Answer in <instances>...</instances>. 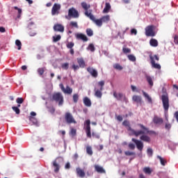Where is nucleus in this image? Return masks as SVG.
<instances>
[{
    "instance_id": "obj_1",
    "label": "nucleus",
    "mask_w": 178,
    "mask_h": 178,
    "mask_svg": "<svg viewBox=\"0 0 178 178\" xmlns=\"http://www.w3.org/2000/svg\"><path fill=\"white\" fill-rule=\"evenodd\" d=\"M122 124L125 127H128L127 130L128 131H130L131 136H135V137H138V136H140V140L141 141H145V143H150L151 142V138L149 136L145 135V134H155V131H149L148 128H147L145 126H144L142 124H138V126L142 129V130L136 131L131 127H130V122L127 120H124L122 122Z\"/></svg>"
},
{
    "instance_id": "obj_2",
    "label": "nucleus",
    "mask_w": 178,
    "mask_h": 178,
    "mask_svg": "<svg viewBox=\"0 0 178 178\" xmlns=\"http://www.w3.org/2000/svg\"><path fill=\"white\" fill-rule=\"evenodd\" d=\"M81 7L85 10L84 15L85 16H87V17H89L92 22H94L95 24H97L99 27H101L102 26V20L101 19H95V17L94 15H92V10H90L88 11V9L91 8V5L87 3L86 1H83L81 3Z\"/></svg>"
},
{
    "instance_id": "obj_3",
    "label": "nucleus",
    "mask_w": 178,
    "mask_h": 178,
    "mask_svg": "<svg viewBox=\"0 0 178 178\" xmlns=\"http://www.w3.org/2000/svg\"><path fill=\"white\" fill-rule=\"evenodd\" d=\"M163 94L161 95V101L163 104V107L165 111V112H168L169 111V96L168 95V92H166V89L165 88H163L162 89Z\"/></svg>"
},
{
    "instance_id": "obj_4",
    "label": "nucleus",
    "mask_w": 178,
    "mask_h": 178,
    "mask_svg": "<svg viewBox=\"0 0 178 178\" xmlns=\"http://www.w3.org/2000/svg\"><path fill=\"white\" fill-rule=\"evenodd\" d=\"M79 19L80 17V13H79V10H77L74 7H72L68 10V16H65V19Z\"/></svg>"
},
{
    "instance_id": "obj_5",
    "label": "nucleus",
    "mask_w": 178,
    "mask_h": 178,
    "mask_svg": "<svg viewBox=\"0 0 178 178\" xmlns=\"http://www.w3.org/2000/svg\"><path fill=\"white\" fill-rule=\"evenodd\" d=\"M51 99L52 101H55V102H58L59 106H62V105H63V95L59 92L54 93Z\"/></svg>"
},
{
    "instance_id": "obj_6",
    "label": "nucleus",
    "mask_w": 178,
    "mask_h": 178,
    "mask_svg": "<svg viewBox=\"0 0 178 178\" xmlns=\"http://www.w3.org/2000/svg\"><path fill=\"white\" fill-rule=\"evenodd\" d=\"M149 58L151 60L152 67L154 69H157V70H161V65L155 63V60H159V57H158V56L156 55H154V56L150 55Z\"/></svg>"
},
{
    "instance_id": "obj_7",
    "label": "nucleus",
    "mask_w": 178,
    "mask_h": 178,
    "mask_svg": "<svg viewBox=\"0 0 178 178\" xmlns=\"http://www.w3.org/2000/svg\"><path fill=\"white\" fill-rule=\"evenodd\" d=\"M64 119L67 124H72V123H73L74 124H76V123H77V122L74 119V117H73V115H72L69 112L65 113Z\"/></svg>"
},
{
    "instance_id": "obj_8",
    "label": "nucleus",
    "mask_w": 178,
    "mask_h": 178,
    "mask_svg": "<svg viewBox=\"0 0 178 178\" xmlns=\"http://www.w3.org/2000/svg\"><path fill=\"white\" fill-rule=\"evenodd\" d=\"M60 161H62V159H60V157H57L52 162V166L54 169V173H59V170H60Z\"/></svg>"
},
{
    "instance_id": "obj_9",
    "label": "nucleus",
    "mask_w": 178,
    "mask_h": 178,
    "mask_svg": "<svg viewBox=\"0 0 178 178\" xmlns=\"http://www.w3.org/2000/svg\"><path fill=\"white\" fill-rule=\"evenodd\" d=\"M154 29H155L154 25H149L145 29L146 37H155L156 33Z\"/></svg>"
},
{
    "instance_id": "obj_10",
    "label": "nucleus",
    "mask_w": 178,
    "mask_h": 178,
    "mask_svg": "<svg viewBox=\"0 0 178 178\" xmlns=\"http://www.w3.org/2000/svg\"><path fill=\"white\" fill-rule=\"evenodd\" d=\"M91 122L90 121V120H87L85 122V131L86 133V136L88 137V138H91Z\"/></svg>"
},
{
    "instance_id": "obj_11",
    "label": "nucleus",
    "mask_w": 178,
    "mask_h": 178,
    "mask_svg": "<svg viewBox=\"0 0 178 178\" xmlns=\"http://www.w3.org/2000/svg\"><path fill=\"white\" fill-rule=\"evenodd\" d=\"M61 6L59 3H54L51 8V15L55 16V15H59V10H60Z\"/></svg>"
},
{
    "instance_id": "obj_12",
    "label": "nucleus",
    "mask_w": 178,
    "mask_h": 178,
    "mask_svg": "<svg viewBox=\"0 0 178 178\" xmlns=\"http://www.w3.org/2000/svg\"><path fill=\"white\" fill-rule=\"evenodd\" d=\"M131 141H133V143H134L136 144V148L139 151H143V149L144 148V143L141 140H138L133 138L131 139Z\"/></svg>"
},
{
    "instance_id": "obj_13",
    "label": "nucleus",
    "mask_w": 178,
    "mask_h": 178,
    "mask_svg": "<svg viewBox=\"0 0 178 178\" xmlns=\"http://www.w3.org/2000/svg\"><path fill=\"white\" fill-rule=\"evenodd\" d=\"M113 97L118 99V101H122L124 99L125 102H127V98L122 93H117L116 92H113Z\"/></svg>"
},
{
    "instance_id": "obj_14",
    "label": "nucleus",
    "mask_w": 178,
    "mask_h": 178,
    "mask_svg": "<svg viewBox=\"0 0 178 178\" xmlns=\"http://www.w3.org/2000/svg\"><path fill=\"white\" fill-rule=\"evenodd\" d=\"M87 72H88V73L92 75V77H95V79H97V77H98V72L93 67H88L87 68Z\"/></svg>"
},
{
    "instance_id": "obj_15",
    "label": "nucleus",
    "mask_w": 178,
    "mask_h": 178,
    "mask_svg": "<svg viewBox=\"0 0 178 178\" xmlns=\"http://www.w3.org/2000/svg\"><path fill=\"white\" fill-rule=\"evenodd\" d=\"M54 31H58V33H63L65 31V26L60 24H56L54 26Z\"/></svg>"
},
{
    "instance_id": "obj_16",
    "label": "nucleus",
    "mask_w": 178,
    "mask_h": 178,
    "mask_svg": "<svg viewBox=\"0 0 178 178\" xmlns=\"http://www.w3.org/2000/svg\"><path fill=\"white\" fill-rule=\"evenodd\" d=\"M76 173L78 177H86V172H84V170L81 169V168L78 167L76 168Z\"/></svg>"
},
{
    "instance_id": "obj_17",
    "label": "nucleus",
    "mask_w": 178,
    "mask_h": 178,
    "mask_svg": "<svg viewBox=\"0 0 178 178\" xmlns=\"http://www.w3.org/2000/svg\"><path fill=\"white\" fill-rule=\"evenodd\" d=\"M153 123L154 124H162L163 123V119L158 115H154L153 118Z\"/></svg>"
},
{
    "instance_id": "obj_18",
    "label": "nucleus",
    "mask_w": 178,
    "mask_h": 178,
    "mask_svg": "<svg viewBox=\"0 0 178 178\" xmlns=\"http://www.w3.org/2000/svg\"><path fill=\"white\" fill-rule=\"evenodd\" d=\"M76 40H81L84 42H87L88 41V38L85 34L78 33L76 35Z\"/></svg>"
},
{
    "instance_id": "obj_19",
    "label": "nucleus",
    "mask_w": 178,
    "mask_h": 178,
    "mask_svg": "<svg viewBox=\"0 0 178 178\" xmlns=\"http://www.w3.org/2000/svg\"><path fill=\"white\" fill-rule=\"evenodd\" d=\"M94 168H95V170L97 172V173H106V171H105V169H104V167L100 166L99 165H95Z\"/></svg>"
},
{
    "instance_id": "obj_20",
    "label": "nucleus",
    "mask_w": 178,
    "mask_h": 178,
    "mask_svg": "<svg viewBox=\"0 0 178 178\" xmlns=\"http://www.w3.org/2000/svg\"><path fill=\"white\" fill-rule=\"evenodd\" d=\"M77 62L79 67H86V62L84 61V59H83V58H77Z\"/></svg>"
},
{
    "instance_id": "obj_21",
    "label": "nucleus",
    "mask_w": 178,
    "mask_h": 178,
    "mask_svg": "<svg viewBox=\"0 0 178 178\" xmlns=\"http://www.w3.org/2000/svg\"><path fill=\"white\" fill-rule=\"evenodd\" d=\"M132 100H133L134 102H136L137 104H141L142 99H141V97H140V96H138V95H134V96L132 97Z\"/></svg>"
},
{
    "instance_id": "obj_22",
    "label": "nucleus",
    "mask_w": 178,
    "mask_h": 178,
    "mask_svg": "<svg viewBox=\"0 0 178 178\" xmlns=\"http://www.w3.org/2000/svg\"><path fill=\"white\" fill-rule=\"evenodd\" d=\"M111 3H105V7L103 10V13H109V10H111Z\"/></svg>"
},
{
    "instance_id": "obj_23",
    "label": "nucleus",
    "mask_w": 178,
    "mask_h": 178,
    "mask_svg": "<svg viewBox=\"0 0 178 178\" xmlns=\"http://www.w3.org/2000/svg\"><path fill=\"white\" fill-rule=\"evenodd\" d=\"M63 92L64 94H68V95H72V92H73V89L69 87V86H67L66 88L64 89Z\"/></svg>"
},
{
    "instance_id": "obj_24",
    "label": "nucleus",
    "mask_w": 178,
    "mask_h": 178,
    "mask_svg": "<svg viewBox=\"0 0 178 178\" xmlns=\"http://www.w3.org/2000/svg\"><path fill=\"white\" fill-rule=\"evenodd\" d=\"M142 92H143V96L145 97V98H147L149 104H152V98H151V97H149V95H148L144 90H143Z\"/></svg>"
},
{
    "instance_id": "obj_25",
    "label": "nucleus",
    "mask_w": 178,
    "mask_h": 178,
    "mask_svg": "<svg viewBox=\"0 0 178 178\" xmlns=\"http://www.w3.org/2000/svg\"><path fill=\"white\" fill-rule=\"evenodd\" d=\"M83 104L86 106H91V100L88 97H85L83 99Z\"/></svg>"
},
{
    "instance_id": "obj_26",
    "label": "nucleus",
    "mask_w": 178,
    "mask_h": 178,
    "mask_svg": "<svg viewBox=\"0 0 178 178\" xmlns=\"http://www.w3.org/2000/svg\"><path fill=\"white\" fill-rule=\"evenodd\" d=\"M145 77L149 86H150V87H152L154 86V81H152V78L149 75H145Z\"/></svg>"
},
{
    "instance_id": "obj_27",
    "label": "nucleus",
    "mask_w": 178,
    "mask_h": 178,
    "mask_svg": "<svg viewBox=\"0 0 178 178\" xmlns=\"http://www.w3.org/2000/svg\"><path fill=\"white\" fill-rule=\"evenodd\" d=\"M102 23H108L111 20V17L109 15H105L100 18Z\"/></svg>"
},
{
    "instance_id": "obj_28",
    "label": "nucleus",
    "mask_w": 178,
    "mask_h": 178,
    "mask_svg": "<svg viewBox=\"0 0 178 178\" xmlns=\"http://www.w3.org/2000/svg\"><path fill=\"white\" fill-rule=\"evenodd\" d=\"M95 97H97V98H102V90H101V89L99 90H97L95 89Z\"/></svg>"
},
{
    "instance_id": "obj_29",
    "label": "nucleus",
    "mask_w": 178,
    "mask_h": 178,
    "mask_svg": "<svg viewBox=\"0 0 178 178\" xmlns=\"http://www.w3.org/2000/svg\"><path fill=\"white\" fill-rule=\"evenodd\" d=\"M143 170L145 175H151L152 173V170L149 167H145Z\"/></svg>"
},
{
    "instance_id": "obj_30",
    "label": "nucleus",
    "mask_w": 178,
    "mask_h": 178,
    "mask_svg": "<svg viewBox=\"0 0 178 178\" xmlns=\"http://www.w3.org/2000/svg\"><path fill=\"white\" fill-rule=\"evenodd\" d=\"M149 44L151 47H157L158 46V40L156 39H151L149 40Z\"/></svg>"
},
{
    "instance_id": "obj_31",
    "label": "nucleus",
    "mask_w": 178,
    "mask_h": 178,
    "mask_svg": "<svg viewBox=\"0 0 178 178\" xmlns=\"http://www.w3.org/2000/svg\"><path fill=\"white\" fill-rule=\"evenodd\" d=\"M45 70H47V68L45 67L38 68V73L40 76H42V74H44V73L45 72Z\"/></svg>"
},
{
    "instance_id": "obj_32",
    "label": "nucleus",
    "mask_w": 178,
    "mask_h": 178,
    "mask_svg": "<svg viewBox=\"0 0 178 178\" xmlns=\"http://www.w3.org/2000/svg\"><path fill=\"white\" fill-rule=\"evenodd\" d=\"M157 159H159L161 164L162 165V166H165V165H166L167 161L166 160H165L163 158H162V156H157Z\"/></svg>"
},
{
    "instance_id": "obj_33",
    "label": "nucleus",
    "mask_w": 178,
    "mask_h": 178,
    "mask_svg": "<svg viewBox=\"0 0 178 178\" xmlns=\"http://www.w3.org/2000/svg\"><path fill=\"white\" fill-rule=\"evenodd\" d=\"M14 9H15V10H17V12H18L17 19H20V17H22V9L19 8L17 6H15Z\"/></svg>"
},
{
    "instance_id": "obj_34",
    "label": "nucleus",
    "mask_w": 178,
    "mask_h": 178,
    "mask_svg": "<svg viewBox=\"0 0 178 178\" xmlns=\"http://www.w3.org/2000/svg\"><path fill=\"white\" fill-rule=\"evenodd\" d=\"M29 120L32 122V123L35 124V126H38V121L36 120L35 118L31 116L29 117Z\"/></svg>"
},
{
    "instance_id": "obj_35",
    "label": "nucleus",
    "mask_w": 178,
    "mask_h": 178,
    "mask_svg": "<svg viewBox=\"0 0 178 178\" xmlns=\"http://www.w3.org/2000/svg\"><path fill=\"white\" fill-rule=\"evenodd\" d=\"M86 152L88 155H90V156L92 155V147L91 146H87L86 147Z\"/></svg>"
},
{
    "instance_id": "obj_36",
    "label": "nucleus",
    "mask_w": 178,
    "mask_h": 178,
    "mask_svg": "<svg viewBox=\"0 0 178 178\" xmlns=\"http://www.w3.org/2000/svg\"><path fill=\"white\" fill-rule=\"evenodd\" d=\"M53 38V42H58V41H60V38H62V36L60 35H57L52 37Z\"/></svg>"
},
{
    "instance_id": "obj_37",
    "label": "nucleus",
    "mask_w": 178,
    "mask_h": 178,
    "mask_svg": "<svg viewBox=\"0 0 178 178\" xmlns=\"http://www.w3.org/2000/svg\"><path fill=\"white\" fill-rule=\"evenodd\" d=\"M72 99L74 104H77V102H79V94L77 93L74 94L72 96Z\"/></svg>"
},
{
    "instance_id": "obj_38",
    "label": "nucleus",
    "mask_w": 178,
    "mask_h": 178,
    "mask_svg": "<svg viewBox=\"0 0 178 178\" xmlns=\"http://www.w3.org/2000/svg\"><path fill=\"white\" fill-rule=\"evenodd\" d=\"M113 67L116 70H123V67H122V65H120V64H119V63L114 64Z\"/></svg>"
},
{
    "instance_id": "obj_39",
    "label": "nucleus",
    "mask_w": 178,
    "mask_h": 178,
    "mask_svg": "<svg viewBox=\"0 0 178 178\" xmlns=\"http://www.w3.org/2000/svg\"><path fill=\"white\" fill-rule=\"evenodd\" d=\"M86 34L88 37H92V35H94V32L92 31V29H86Z\"/></svg>"
},
{
    "instance_id": "obj_40",
    "label": "nucleus",
    "mask_w": 178,
    "mask_h": 178,
    "mask_svg": "<svg viewBox=\"0 0 178 178\" xmlns=\"http://www.w3.org/2000/svg\"><path fill=\"white\" fill-rule=\"evenodd\" d=\"M97 86L100 87L99 88L100 91H102L104 90V86H105V81H99L97 83Z\"/></svg>"
},
{
    "instance_id": "obj_41",
    "label": "nucleus",
    "mask_w": 178,
    "mask_h": 178,
    "mask_svg": "<svg viewBox=\"0 0 178 178\" xmlns=\"http://www.w3.org/2000/svg\"><path fill=\"white\" fill-rule=\"evenodd\" d=\"M147 154L149 156H152V155H154V150H152V148L148 147L147 149Z\"/></svg>"
},
{
    "instance_id": "obj_42",
    "label": "nucleus",
    "mask_w": 178,
    "mask_h": 178,
    "mask_svg": "<svg viewBox=\"0 0 178 178\" xmlns=\"http://www.w3.org/2000/svg\"><path fill=\"white\" fill-rule=\"evenodd\" d=\"M70 134L72 135V137H74L76 134H77V130L74 128H72Z\"/></svg>"
},
{
    "instance_id": "obj_43",
    "label": "nucleus",
    "mask_w": 178,
    "mask_h": 178,
    "mask_svg": "<svg viewBox=\"0 0 178 178\" xmlns=\"http://www.w3.org/2000/svg\"><path fill=\"white\" fill-rule=\"evenodd\" d=\"M15 44L17 45V47H18L17 49L19 51H20V49H22V42H20V40H17L15 41Z\"/></svg>"
},
{
    "instance_id": "obj_44",
    "label": "nucleus",
    "mask_w": 178,
    "mask_h": 178,
    "mask_svg": "<svg viewBox=\"0 0 178 178\" xmlns=\"http://www.w3.org/2000/svg\"><path fill=\"white\" fill-rule=\"evenodd\" d=\"M89 51H91V52H94L95 51V47L93 44H90L87 48Z\"/></svg>"
},
{
    "instance_id": "obj_45",
    "label": "nucleus",
    "mask_w": 178,
    "mask_h": 178,
    "mask_svg": "<svg viewBox=\"0 0 178 178\" xmlns=\"http://www.w3.org/2000/svg\"><path fill=\"white\" fill-rule=\"evenodd\" d=\"M128 59L131 60V62H136V56L133 54L128 55Z\"/></svg>"
},
{
    "instance_id": "obj_46",
    "label": "nucleus",
    "mask_w": 178,
    "mask_h": 178,
    "mask_svg": "<svg viewBox=\"0 0 178 178\" xmlns=\"http://www.w3.org/2000/svg\"><path fill=\"white\" fill-rule=\"evenodd\" d=\"M12 109L17 115H20V109L18 107L13 106Z\"/></svg>"
},
{
    "instance_id": "obj_47",
    "label": "nucleus",
    "mask_w": 178,
    "mask_h": 178,
    "mask_svg": "<svg viewBox=\"0 0 178 178\" xmlns=\"http://www.w3.org/2000/svg\"><path fill=\"white\" fill-rule=\"evenodd\" d=\"M165 130H168V131H170V129H172V124L166 122L165 124Z\"/></svg>"
},
{
    "instance_id": "obj_48",
    "label": "nucleus",
    "mask_w": 178,
    "mask_h": 178,
    "mask_svg": "<svg viewBox=\"0 0 178 178\" xmlns=\"http://www.w3.org/2000/svg\"><path fill=\"white\" fill-rule=\"evenodd\" d=\"M62 69H64V70H67L69 69V63H65L61 65Z\"/></svg>"
},
{
    "instance_id": "obj_49",
    "label": "nucleus",
    "mask_w": 178,
    "mask_h": 178,
    "mask_svg": "<svg viewBox=\"0 0 178 178\" xmlns=\"http://www.w3.org/2000/svg\"><path fill=\"white\" fill-rule=\"evenodd\" d=\"M66 47L68 48V49H73V47H74V43L73 42H68L66 44Z\"/></svg>"
},
{
    "instance_id": "obj_50",
    "label": "nucleus",
    "mask_w": 178,
    "mask_h": 178,
    "mask_svg": "<svg viewBox=\"0 0 178 178\" xmlns=\"http://www.w3.org/2000/svg\"><path fill=\"white\" fill-rule=\"evenodd\" d=\"M70 26H71V27H74L75 29L79 28V24H77V22H71L70 23Z\"/></svg>"
},
{
    "instance_id": "obj_51",
    "label": "nucleus",
    "mask_w": 178,
    "mask_h": 178,
    "mask_svg": "<svg viewBox=\"0 0 178 178\" xmlns=\"http://www.w3.org/2000/svg\"><path fill=\"white\" fill-rule=\"evenodd\" d=\"M124 154L126 156H131L132 155H136V153L134 152H130V151H126L124 152Z\"/></svg>"
},
{
    "instance_id": "obj_52",
    "label": "nucleus",
    "mask_w": 178,
    "mask_h": 178,
    "mask_svg": "<svg viewBox=\"0 0 178 178\" xmlns=\"http://www.w3.org/2000/svg\"><path fill=\"white\" fill-rule=\"evenodd\" d=\"M122 52L124 54H130V52H131V49H130L129 48L123 47L122 48Z\"/></svg>"
},
{
    "instance_id": "obj_53",
    "label": "nucleus",
    "mask_w": 178,
    "mask_h": 178,
    "mask_svg": "<svg viewBox=\"0 0 178 178\" xmlns=\"http://www.w3.org/2000/svg\"><path fill=\"white\" fill-rule=\"evenodd\" d=\"M16 102L17 104H23V102H24V99H23L22 97H18L16 99Z\"/></svg>"
},
{
    "instance_id": "obj_54",
    "label": "nucleus",
    "mask_w": 178,
    "mask_h": 178,
    "mask_svg": "<svg viewBox=\"0 0 178 178\" xmlns=\"http://www.w3.org/2000/svg\"><path fill=\"white\" fill-rule=\"evenodd\" d=\"M128 147H129V149H136V145L133 143H129L128 145Z\"/></svg>"
},
{
    "instance_id": "obj_55",
    "label": "nucleus",
    "mask_w": 178,
    "mask_h": 178,
    "mask_svg": "<svg viewBox=\"0 0 178 178\" xmlns=\"http://www.w3.org/2000/svg\"><path fill=\"white\" fill-rule=\"evenodd\" d=\"M72 67L73 70H74V72H76V70H78V69L80 68V66L73 64Z\"/></svg>"
},
{
    "instance_id": "obj_56",
    "label": "nucleus",
    "mask_w": 178,
    "mask_h": 178,
    "mask_svg": "<svg viewBox=\"0 0 178 178\" xmlns=\"http://www.w3.org/2000/svg\"><path fill=\"white\" fill-rule=\"evenodd\" d=\"M131 34L133 35H137V29H132L131 30Z\"/></svg>"
},
{
    "instance_id": "obj_57",
    "label": "nucleus",
    "mask_w": 178,
    "mask_h": 178,
    "mask_svg": "<svg viewBox=\"0 0 178 178\" xmlns=\"http://www.w3.org/2000/svg\"><path fill=\"white\" fill-rule=\"evenodd\" d=\"M92 137H95V138H97V139L100 138L99 135H98L97 134H95V132L92 133Z\"/></svg>"
},
{
    "instance_id": "obj_58",
    "label": "nucleus",
    "mask_w": 178,
    "mask_h": 178,
    "mask_svg": "<svg viewBox=\"0 0 178 178\" xmlns=\"http://www.w3.org/2000/svg\"><path fill=\"white\" fill-rule=\"evenodd\" d=\"M116 119L118 122H122L123 120V117H122V115H118Z\"/></svg>"
},
{
    "instance_id": "obj_59",
    "label": "nucleus",
    "mask_w": 178,
    "mask_h": 178,
    "mask_svg": "<svg viewBox=\"0 0 178 178\" xmlns=\"http://www.w3.org/2000/svg\"><path fill=\"white\" fill-rule=\"evenodd\" d=\"M65 169H70V163L67 162L65 165Z\"/></svg>"
},
{
    "instance_id": "obj_60",
    "label": "nucleus",
    "mask_w": 178,
    "mask_h": 178,
    "mask_svg": "<svg viewBox=\"0 0 178 178\" xmlns=\"http://www.w3.org/2000/svg\"><path fill=\"white\" fill-rule=\"evenodd\" d=\"M174 42H175V44H178V36L177 35H175L174 37Z\"/></svg>"
},
{
    "instance_id": "obj_61",
    "label": "nucleus",
    "mask_w": 178,
    "mask_h": 178,
    "mask_svg": "<svg viewBox=\"0 0 178 178\" xmlns=\"http://www.w3.org/2000/svg\"><path fill=\"white\" fill-rule=\"evenodd\" d=\"M5 31H6L5 28L3 26H0V33H5Z\"/></svg>"
},
{
    "instance_id": "obj_62",
    "label": "nucleus",
    "mask_w": 178,
    "mask_h": 178,
    "mask_svg": "<svg viewBox=\"0 0 178 178\" xmlns=\"http://www.w3.org/2000/svg\"><path fill=\"white\" fill-rule=\"evenodd\" d=\"M50 113H55V108L52 107L49 109Z\"/></svg>"
},
{
    "instance_id": "obj_63",
    "label": "nucleus",
    "mask_w": 178,
    "mask_h": 178,
    "mask_svg": "<svg viewBox=\"0 0 178 178\" xmlns=\"http://www.w3.org/2000/svg\"><path fill=\"white\" fill-rule=\"evenodd\" d=\"M131 88L132 91H134V92L136 91V90H137V87H136L133 85L131 86Z\"/></svg>"
},
{
    "instance_id": "obj_64",
    "label": "nucleus",
    "mask_w": 178,
    "mask_h": 178,
    "mask_svg": "<svg viewBox=\"0 0 178 178\" xmlns=\"http://www.w3.org/2000/svg\"><path fill=\"white\" fill-rule=\"evenodd\" d=\"M139 178H146V177H145V175H144V174L140 173L139 174Z\"/></svg>"
}]
</instances>
